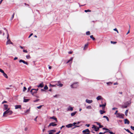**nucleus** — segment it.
Segmentation results:
<instances>
[{
	"label": "nucleus",
	"instance_id": "15",
	"mask_svg": "<svg viewBox=\"0 0 134 134\" xmlns=\"http://www.w3.org/2000/svg\"><path fill=\"white\" fill-rule=\"evenodd\" d=\"M72 126H73V125L72 124H70L67 125H66V126L67 128H69L72 127Z\"/></svg>",
	"mask_w": 134,
	"mask_h": 134
},
{
	"label": "nucleus",
	"instance_id": "3",
	"mask_svg": "<svg viewBox=\"0 0 134 134\" xmlns=\"http://www.w3.org/2000/svg\"><path fill=\"white\" fill-rule=\"evenodd\" d=\"M82 132L83 134H90V131L88 129H87L83 130Z\"/></svg>",
	"mask_w": 134,
	"mask_h": 134
},
{
	"label": "nucleus",
	"instance_id": "46",
	"mask_svg": "<svg viewBox=\"0 0 134 134\" xmlns=\"http://www.w3.org/2000/svg\"><path fill=\"white\" fill-rule=\"evenodd\" d=\"M103 127V125H101L100 124L99 125V127H98V128H99V129L100 128H102Z\"/></svg>",
	"mask_w": 134,
	"mask_h": 134
},
{
	"label": "nucleus",
	"instance_id": "26",
	"mask_svg": "<svg viewBox=\"0 0 134 134\" xmlns=\"http://www.w3.org/2000/svg\"><path fill=\"white\" fill-rule=\"evenodd\" d=\"M57 85V84H56L55 85H52L50 83L49 86L50 87H55Z\"/></svg>",
	"mask_w": 134,
	"mask_h": 134
},
{
	"label": "nucleus",
	"instance_id": "37",
	"mask_svg": "<svg viewBox=\"0 0 134 134\" xmlns=\"http://www.w3.org/2000/svg\"><path fill=\"white\" fill-rule=\"evenodd\" d=\"M7 39L8 40V39H9V33H8V31H7Z\"/></svg>",
	"mask_w": 134,
	"mask_h": 134
},
{
	"label": "nucleus",
	"instance_id": "29",
	"mask_svg": "<svg viewBox=\"0 0 134 134\" xmlns=\"http://www.w3.org/2000/svg\"><path fill=\"white\" fill-rule=\"evenodd\" d=\"M34 90V89H32L31 90H30V92L32 94V95H34V93H33L34 92H33V91Z\"/></svg>",
	"mask_w": 134,
	"mask_h": 134
},
{
	"label": "nucleus",
	"instance_id": "61",
	"mask_svg": "<svg viewBox=\"0 0 134 134\" xmlns=\"http://www.w3.org/2000/svg\"><path fill=\"white\" fill-rule=\"evenodd\" d=\"M33 34V33H31V34L29 36V37H28V38H30V37L32 36Z\"/></svg>",
	"mask_w": 134,
	"mask_h": 134
},
{
	"label": "nucleus",
	"instance_id": "23",
	"mask_svg": "<svg viewBox=\"0 0 134 134\" xmlns=\"http://www.w3.org/2000/svg\"><path fill=\"white\" fill-rule=\"evenodd\" d=\"M3 75L7 79L8 78V76L7 74L4 72L3 73Z\"/></svg>",
	"mask_w": 134,
	"mask_h": 134
},
{
	"label": "nucleus",
	"instance_id": "48",
	"mask_svg": "<svg viewBox=\"0 0 134 134\" xmlns=\"http://www.w3.org/2000/svg\"><path fill=\"white\" fill-rule=\"evenodd\" d=\"M0 72L2 73H3L4 72V71L1 69H0Z\"/></svg>",
	"mask_w": 134,
	"mask_h": 134
},
{
	"label": "nucleus",
	"instance_id": "13",
	"mask_svg": "<svg viewBox=\"0 0 134 134\" xmlns=\"http://www.w3.org/2000/svg\"><path fill=\"white\" fill-rule=\"evenodd\" d=\"M57 82L58 84H57L56 85L57 86H59L60 87H62L63 86V84H62L60 83V81H58Z\"/></svg>",
	"mask_w": 134,
	"mask_h": 134
},
{
	"label": "nucleus",
	"instance_id": "12",
	"mask_svg": "<svg viewBox=\"0 0 134 134\" xmlns=\"http://www.w3.org/2000/svg\"><path fill=\"white\" fill-rule=\"evenodd\" d=\"M4 105L3 110H7L8 109V105L7 104H4Z\"/></svg>",
	"mask_w": 134,
	"mask_h": 134
},
{
	"label": "nucleus",
	"instance_id": "24",
	"mask_svg": "<svg viewBox=\"0 0 134 134\" xmlns=\"http://www.w3.org/2000/svg\"><path fill=\"white\" fill-rule=\"evenodd\" d=\"M99 111H100V113L101 114H102L103 113H105V111H103V110H100Z\"/></svg>",
	"mask_w": 134,
	"mask_h": 134
},
{
	"label": "nucleus",
	"instance_id": "27",
	"mask_svg": "<svg viewBox=\"0 0 134 134\" xmlns=\"http://www.w3.org/2000/svg\"><path fill=\"white\" fill-rule=\"evenodd\" d=\"M69 108H68V110H71V111H72L73 110V108L72 107H69Z\"/></svg>",
	"mask_w": 134,
	"mask_h": 134
},
{
	"label": "nucleus",
	"instance_id": "21",
	"mask_svg": "<svg viewBox=\"0 0 134 134\" xmlns=\"http://www.w3.org/2000/svg\"><path fill=\"white\" fill-rule=\"evenodd\" d=\"M88 46V43H86V44L84 47V48H83V50H85L87 48V47Z\"/></svg>",
	"mask_w": 134,
	"mask_h": 134
},
{
	"label": "nucleus",
	"instance_id": "17",
	"mask_svg": "<svg viewBox=\"0 0 134 134\" xmlns=\"http://www.w3.org/2000/svg\"><path fill=\"white\" fill-rule=\"evenodd\" d=\"M44 85L43 82H42L39 85L37 86L38 87L42 88L43 87Z\"/></svg>",
	"mask_w": 134,
	"mask_h": 134
},
{
	"label": "nucleus",
	"instance_id": "7",
	"mask_svg": "<svg viewBox=\"0 0 134 134\" xmlns=\"http://www.w3.org/2000/svg\"><path fill=\"white\" fill-rule=\"evenodd\" d=\"M13 44V43L12 42H11L10 40V39H8V40H7V41L6 42V44L7 45L8 44Z\"/></svg>",
	"mask_w": 134,
	"mask_h": 134
},
{
	"label": "nucleus",
	"instance_id": "44",
	"mask_svg": "<svg viewBox=\"0 0 134 134\" xmlns=\"http://www.w3.org/2000/svg\"><path fill=\"white\" fill-rule=\"evenodd\" d=\"M26 90V88L25 87H24L23 90V92H25Z\"/></svg>",
	"mask_w": 134,
	"mask_h": 134
},
{
	"label": "nucleus",
	"instance_id": "38",
	"mask_svg": "<svg viewBox=\"0 0 134 134\" xmlns=\"http://www.w3.org/2000/svg\"><path fill=\"white\" fill-rule=\"evenodd\" d=\"M86 34L87 35H89L90 34V33L89 31H88L86 32Z\"/></svg>",
	"mask_w": 134,
	"mask_h": 134
},
{
	"label": "nucleus",
	"instance_id": "51",
	"mask_svg": "<svg viewBox=\"0 0 134 134\" xmlns=\"http://www.w3.org/2000/svg\"><path fill=\"white\" fill-rule=\"evenodd\" d=\"M59 96V95L56 94V95H55V96H53V97L54 98H57V96Z\"/></svg>",
	"mask_w": 134,
	"mask_h": 134
},
{
	"label": "nucleus",
	"instance_id": "47",
	"mask_svg": "<svg viewBox=\"0 0 134 134\" xmlns=\"http://www.w3.org/2000/svg\"><path fill=\"white\" fill-rule=\"evenodd\" d=\"M31 88V87H30L28 88L27 91V92H29L30 91Z\"/></svg>",
	"mask_w": 134,
	"mask_h": 134
},
{
	"label": "nucleus",
	"instance_id": "36",
	"mask_svg": "<svg viewBox=\"0 0 134 134\" xmlns=\"http://www.w3.org/2000/svg\"><path fill=\"white\" fill-rule=\"evenodd\" d=\"M102 129L103 130H105L108 131H110V130L108 129L105 128V127L103 128Z\"/></svg>",
	"mask_w": 134,
	"mask_h": 134
},
{
	"label": "nucleus",
	"instance_id": "50",
	"mask_svg": "<svg viewBox=\"0 0 134 134\" xmlns=\"http://www.w3.org/2000/svg\"><path fill=\"white\" fill-rule=\"evenodd\" d=\"M74 127H73V129H74L76 127H79V126H77V125H74Z\"/></svg>",
	"mask_w": 134,
	"mask_h": 134
},
{
	"label": "nucleus",
	"instance_id": "41",
	"mask_svg": "<svg viewBox=\"0 0 134 134\" xmlns=\"http://www.w3.org/2000/svg\"><path fill=\"white\" fill-rule=\"evenodd\" d=\"M48 88L47 85H46L44 87V89L45 90H47L48 89Z\"/></svg>",
	"mask_w": 134,
	"mask_h": 134
},
{
	"label": "nucleus",
	"instance_id": "10",
	"mask_svg": "<svg viewBox=\"0 0 134 134\" xmlns=\"http://www.w3.org/2000/svg\"><path fill=\"white\" fill-rule=\"evenodd\" d=\"M106 105V103H105L104 104H100L99 105L100 107H102V109L103 110H104L105 109V107Z\"/></svg>",
	"mask_w": 134,
	"mask_h": 134
},
{
	"label": "nucleus",
	"instance_id": "32",
	"mask_svg": "<svg viewBox=\"0 0 134 134\" xmlns=\"http://www.w3.org/2000/svg\"><path fill=\"white\" fill-rule=\"evenodd\" d=\"M34 90L35 91V92H34L33 93H36L37 92V91L38 90V88H37V89H34Z\"/></svg>",
	"mask_w": 134,
	"mask_h": 134
},
{
	"label": "nucleus",
	"instance_id": "64",
	"mask_svg": "<svg viewBox=\"0 0 134 134\" xmlns=\"http://www.w3.org/2000/svg\"><path fill=\"white\" fill-rule=\"evenodd\" d=\"M117 109V108H112V110H115V109Z\"/></svg>",
	"mask_w": 134,
	"mask_h": 134
},
{
	"label": "nucleus",
	"instance_id": "1",
	"mask_svg": "<svg viewBox=\"0 0 134 134\" xmlns=\"http://www.w3.org/2000/svg\"><path fill=\"white\" fill-rule=\"evenodd\" d=\"M9 108L5 111L3 114V116L4 117H7L8 115H10L13 113L12 110H9Z\"/></svg>",
	"mask_w": 134,
	"mask_h": 134
},
{
	"label": "nucleus",
	"instance_id": "18",
	"mask_svg": "<svg viewBox=\"0 0 134 134\" xmlns=\"http://www.w3.org/2000/svg\"><path fill=\"white\" fill-rule=\"evenodd\" d=\"M124 123L125 124H128L130 123V122L127 119H125Z\"/></svg>",
	"mask_w": 134,
	"mask_h": 134
},
{
	"label": "nucleus",
	"instance_id": "39",
	"mask_svg": "<svg viewBox=\"0 0 134 134\" xmlns=\"http://www.w3.org/2000/svg\"><path fill=\"white\" fill-rule=\"evenodd\" d=\"M112 84V83L110 82L107 83V84L108 85H111Z\"/></svg>",
	"mask_w": 134,
	"mask_h": 134
},
{
	"label": "nucleus",
	"instance_id": "33",
	"mask_svg": "<svg viewBox=\"0 0 134 134\" xmlns=\"http://www.w3.org/2000/svg\"><path fill=\"white\" fill-rule=\"evenodd\" d=\"M26 58L27 59H29L31 58V57L30 55H26Z\"/></svg>",
	"mask_w": 134,
	"mask_h": 134
},
{
	"label": "nucleus",
	"instance_id": "57",
	"mask_svg": "<svg viewBox=\"0 0 134 134\" xmlns=\"http://www.w3.org/2000/svg\"><path fill=\"white\" fill-rule=\"evenodd\" d=\"M23 52H25V53H27V50H25V49H23Z\"/></svg>",
	"mask_w": 134,
	"mask_h": 134
},
{
	"label": "nucleus",
	"instance_id": "31",
	"mask_svg": "<svg viewBox=\"0 0 134 134\" xmlns=\"http://www.w3.org/2000/svg\"><path fill=\"white\" fill-rule=\"evenodd\" d=\"M80 123V122L79 121L77 123V122H74L73 123V124L74 125H75L76 124V125H78L79 123Z\"/></svg>",
	"mask_w": 134,
	"mask_h": 134
},
{
	"label": "nucleus",
	"instance_id": "22",
	"mask_svg": "<svg viewBox=\"0 0 134 134\" xmlns=\"http://www.w3.org/2000/svg\"><path fill=\"white\" fill-rule=\"evenodd\" d=\"M102 97L101 96H98L96 98L97 100H100L102 99Z\"/></svg>",
	"mask_w": 134,
	"mask_h": 134
},
{
	"label": "nucleus",
	"instance_id": "63",
	"mask_svg": "<svg viewBox=\"0 0 134 134\" xmlns=\"http://www.w3.org/2000/svg\"><path fill=\"white\" fill-rule=\"evenodd\" d=\"M86 126H87V127H89L90 125L89 124H86Z\"/></svg>",
	"mask_w": 134,
	"mask_h": 134
},
{
	"label": "nucleus",
	"instance_id": "43",
	"mask_svg": "<svg viewBox=\"0 0 134 134\" xmlns=\"http://www.w3.org/2000/svg\"><path fill=\"white\" fill-rule=\"evenodd\" d=\"M127 107V106L126 105H123L122 106V108H126Z\"/></svg>",
	"mask_w": 134,
	"mask_h": 134
},
{
	"label": "nucleus",
	"instance_id": "19",
	"mask_svg": "<svg viewBox=\"0 0 134 134\" xmlns=\"http://www.w3.org/2000/svg\"><path fill=\"white\" fill-rule=\"evenodd\" d=\"M50 119H52L55 120V121L56 122H57V118L54 116L51 117H50Z\"/></svg>",
	"mask_w": 134,
	"mask_h": 134
},
{
	"label": "nucleus",
	"instance_id": "8",
	"mask_svg": "<svg viewBox=\"0 0 134 134\" xmlns=\"http://www.w3.org/2000/svg\"><path fill=\"white\" fill-rule=\"evenodd\" d=\"M55 130H53L48 131V132L49 133V134H53V133L56 132Z\"/></svg>",
	"mask_w": 134,
	"mask_h": 134
},
{
	"label": "nucleus",
	"instance_id": "49",
	"mask_svg": "<svg viewBox=\"0 0 134 134\" xmlns=\"http://www.w3.org/2000/svg\"><path fill=\"white\" fill-rule=\"evenodd\" d=\"M40 100L39 99H37L36 100H34V102H36L37 101H39V100Z\"/></svg>",
	"mask_w": 134,
	"mask_h": 134
},
{
	"label": "nucleus",
	"instance_id": "53",
	"mask_svg": "<svg viewBox=\"0 0 134 134\" xmlns=\"http://www.w3.org/2000/svg\"><path fill=\"white\" fill-rule=\"evenodd\" d=\"M95 123L97 124V125L99 126L100 124V122H96Z\"/></svg>",
	"mask_w": 134,
	"mask_h": 134
},
{
	"label": "nucleus",
	"instance_id": "30",
	"mask_svg": "<svg viewBox=\"0 0 134 134\" xmlns=\"http://www.w3.org/2000/svg\"><path fill=\"white\" fill-rule=\"evenodd\" d=\"M14 14H15V13H13V15H12V16L11 17V19H10L11 20H12L14 18Z\"/></svg>",
	"mask_w": 134,
	"mask_h": 134
},
{
	"label": "nucleus",
	"instance_id": "59",
	"mask_svg": "<svg viewBox=\"0 0 134 134\" xmlns=\"http://www.w3.org/2000/svg\"><path fill=\"white\" fill-rule=\"evenodd\" d=\"M118 112V111L116 110V111L114 113V114L116 115V116L117 115V114H118V113H117Z\"/></svg>",
	"mask_w": 134,
	"mask_h": 134
},
{
	"label": "nucleus",
	"instance_id": "5",
	"mask_svg": "<svg viewBox=\"0 0 134 134\" xmlns=\"http://www.w3.org/2000/svg\"><path fill=\"white\" fill-rule=\"evenodd\" d=\"M57 125V124H55L54 122H52L50 123L48 125V127H49L50 126H55Z\"/></svg>",
	"mask_w": 134,
	"mask_h": 134
},
{
	"label": "nucleus",
	"instance_id": "9",
	"mask_svg": "<svg viewBox=\"0 0 134 134\" xmlns=\"http://www.w3.org/2000/svg\"><path fill=\"white\" fill-rule=\"evenodd\" d=\"M20 63L23 62V63L27 65H28V63L26 62H25V61L22 60L20 59L19 61Z\"/></svg>",
	"mask_w": 134,
	"mask_h": 134
},
{
	"label": "nucleus",
	"instance_id": "14",
	"mask_svg": "<svg viewBox=\"0 0 134 134\" xmlns=\"http://www.w3.org/2000/svg\"><path fill=\"white\" fill-rule=\"evenodd\" d=\"M86 102L88 103L91 104L92 102L93 101L92 100H89L88 99H86Z\"/></svg>",
	"mask_w": 134,
	"mask_h": 134
},
{
	"label": "nucleus",
	"instance_id": "55",
	"mask_svg": "<svg viewBox=\"0 0 134 134\" xmlns=\"http://www.w3.org/2000/svg\"><path fill=\"white\" fill-rule=\"evenodd\" d=\"M114 30L116 31L118 33H119V32H118V30L116 28H115V29H114Z\"/></svg>",
	"mask_w": 134,
	"mask_h": 134
},
{
	"label": "nucleus",
	"instance_id": "11",
	"mask_svg": "<svg viewBox=\"0 0 134 134\" xmlns=\"http://www.w3.org/2000/svg\"><path fill=\"white\" fill-rule=\"evenodd\" d=\"M15 109H17L18 108H20L21 109V105H16L15 106Z\"/></svg>",
	"mask_w": 134,
	"mask_h": 134
},
{
	"label": "nucleus",
	"instance_id": "40",
	"mask_svg": "<svg viewBox=\"0 0 134 134\" xmlns=\"http://www.w3.org/2000/svg\"><path fill=\"white\" fill-rule=\"evenodd\" d=\"M86 108L88 109H91L92 108V107L91 106H89L86 107Z\"/></svg>",
	"mask_w": 134,
	"mask_h": 134
},
{
	"label": "nucleus",
	"instance_id": "16",
	"mask_svg": "<svg viewBox=\"0 0 134 134\" xmlns=\"http://www.w3.org/2000/svg\"><path fill=\"white\" fill-rule=\"evenodd\" d=\"M72 59L73 58L71 57L70 58V59L67 61V62L66 63H70L71 64L72 63Z\"/></svg>",
	"mask_w": 134,
	"mask_h": 134
},
{
	"label": "nucleus",
	"instance_id": "25",
	"mask_svg": "<svg viewBox=\"0 0 134 134\" xmlns=\"http://www.w3.org/2000/svg\"><path fill=\"white\" fill-rule=\"evenodd\" d=\"M77 112L76 111H74V112L72 113L71 114V116H74L76 113Z\"/></svg>",
	"mask_w": 134,
	"mask_h": 134
},
{
	"label": "nucleus",
	"instance_id": "34",
	"mask_svg": "<svg viewBox=\"0 0 134 134\" xmlns=\"http://www.w3.org/2000/svg\"><path fill=\"white\" fill-rule=\"evenodd\" d=\"M30 111V109H28L26 110V111H25V112L26 113H29V111Z\"/></svg>",
	"mask_w": 134,
	"mask_h": 134
},
{
	"label": "nucleus",
	"instance_id": "6",
	"mask_svg": "<svg viewBox=\"0 0 134 134\" xmlns=\"http://www.w3.org/2000/svg\"><path fill=\"white\" fill-rule=\"evenodd\" d=\"M92 128V129H94V131L96 132L97 131L99 130V128H98V127L97 128L96 126L94 125H93Z\"/></svg>",
	"mask_w": 134,
	"mask_h": 134
},
{
	"label": "nucleus",
	"instance_id": "58",
	"mask_svg": "<svg viewBox=\"0 0 134 134\" xmlns=\"http://www.w3.org/2000/svg\"><path fill=\"white\" fill-rule=\"evenodd\" d=\"M109 131H105L104 132H102V134H104L107 132H109Z\"/></svg>",
	"mask_w": 134,
	"mask_h": 134
},
{
	"label": "nucleus",
	"instance_id": "52",
	"mask_svg": "<svg viewBox=\"0 0 134 134\" xmlns=\"http://www.w3.org/2000/svg\"><path fill=\"white\" fill-rule=\"evenodd\" d=\"M131 128L132 130H134V127L132 126H131L130 127Z\"/></svg>",
	"mask_w": 134,
	"mask_h": 134
},
{
	"label": "nucleus",
	"instance_id": "35",
	"mask_svg": "<svg viewBox=\"0 0 134 134\" xmlns=\"http://www.w3.org/2000/svg\"><path fill=\"white\" fill-rule=\"evenodd\" d=\"M128 110H126V111L125 112V114L126 116H127V113L128 112Z\"/></svg>",
	"mask_w": 134,
	"mask_h": 134
},
{
	"label": "nucleus",
	"instance_id": "56",
	"mask_svg": "<svg viewBox=\"0 0 134 134\" xmlns=\"http://www.w3.org/2000/svg\"><path fill=\"white\" fill-rule=\"evenodd\" d=\"M109 132L110 134H115V133H113V132H112V131H109Z\"/></svg>",
	"mask_w": 134,
	"mask_h": 134
},
{
	"label": "nucleus",
	"instance_id": "62",
	"mask_svg": "<svg viewBox=\"0 0 134 134\" xmlns=\"http://www.w3.org/2000/svg\"><path fill=\"white\" fill-rule=\"evenodd\" d=\"M125 130L127 132H129L130 131L128 129H125Z\"/></svg>",
	"mask_w": 134,
	"mask_h": 134
},
{
	"label": "nucleus",
	"instance_id": "20",
	"mask_svg": "<svg viewBox=\"0 0 134 134\" xmlns=\"http://www.w3.org/2000/svg\"><path fill=\"white\" fill-rule=\"evenodd\" d=\"M29 99H26L25 98V97H24L23 102H27L29 101Z\"/></svg>",
	"mask_w": 134,
	"mask_h": 134
},
{
	"label": "nucleus",
	"instance_id": "45",
	"mask_svg": "<svg viewBox=\"0 0 134 134\" xmlns=\"http://www.w3.org/2000/svg\"><path fill=\"white\" fill-rule=\"evenodd\" d=\"M91 12V10H90L89 9H88L87 10H85V12Z\"/></svg>",
	"mask_w": 134,
	"mask_h": 134
},
{
	"label": "nucleus",
	"instance_id": "4",
	"mask_svg": "<svg viewBox=\"0 0 134 134\" xmlns=\"http://www.w3.org/2000/svg\"><path fill=\"white\" fill-rule=\"evenodd\" d=\"M78 86L77 83H74L71 85V87L72 88H76Z\"/></svg>",
	"mask_w": 134,
	"mask_h": 134
},
{
	"label": "nucleus",
	"instance_id": "60",
	"mask_svg": "<svg viewBox=\"0 0 134 134\" xmlns=\"http://www.w3.org/2000/svg\"><path fill=\"white\" fill-rule=\"evenodd\" d=\"M7 103V101H4L2 103V104H3L4 103Z\"/></svg>",
	"mask_w": 134,
	"mask_h": 134
},
{
	"label": "nucleus",
	"instance_id": "42",
	"mask_svg": "<svg viewBox=\"0 0 134 134\" xmlns=\"http://www.w3.org/2000/svg\"><path fill=\"white\" fill-rule=\"evenodd\" d=\"M111 43L113 44H116L117 43L116 42H114L113 41H111Z\"/></svg>",
	"mask_w": 134,
	"mask_h": 134
},
{
	"label": "nucleus",
	"instance_id": "28",
	"mask_svg": "<svg viewBox=\"0 0 134 134\" xmlns=\"http://www.w3.org/2000/svg\"><path fill=\"white\" fill-rule=\"evenodd\" d=\"M90 38H92L93 40L94 41L95 40V38L93 37V36L92 35L90 36Z\"/></svg>",
	"mask_w": 134,
	"mask_h": 134
},
{
	"label": "nucleus",
	"instance_id": "54",
	"mask_svg": "<svg viewBox=\"0 0 134 134\" xmlns=\"http://www.w3.org/2000/svg\"><path fill=\"white\" fill-rule=\"evenodd\" d=\"M42 105H41L39 106L38 107H37V108L38 109H41L42 107Z\"/></svg>",
	"mask_w": 134,
	"mask_h": 134
},
{
	"label": "nucleus",
	"instance_id": "2",
	"mask_svg": "<svg viewBox=\"0 0 134 134\" xmlns=\"http://www.w3.org/2000/svg\"><path fill=\"white\" fill-rule=\"evenodd\" d=\"M124 116V115L123 114L118 113L117 114V115L116 116L117 118H120L123 119Z\"/></svg>",
	"mask_w": 134,
	"mask_h": 134
}]
</instances>
